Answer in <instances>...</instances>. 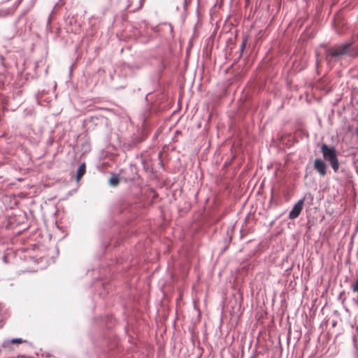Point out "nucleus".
I'll return each mask as SVG.
<instances>
[{
    "label": "nucleus",
    "mask_w": 358,
    "mask_h": 358,
    "mask_svg": "<svg viewBox=\"0 0 358 358\" xmlns=\"http://www.w3.org/2000/svg\"><path fill=\"white\" fill-rule=\"evenodd\" d=\"M303 202H304V199H302L299 200L295 203L293 208L289 212V219L293 220V219H295L299 217V215H300V213L303 209Z\"/></svg>",
    "instance_id": "7ed1b4c3"
},
{
    "label": "nucleus",
    "mask_w": 358,
    "mask_h": 358,
    "mask_svg": "<svg viewBox=\"0 0 358 358\" xmlns=\"http://www.w3.org/2000/svg\"><path fill=\"white\" fill-rule=\"evenodd\" d=\"M356 133L358 134V128L356 130Z\"/></svg>",
    "instance_id": "1a4fd4ad"
},
{
    "label": "nucleus",
    "mask_w": 358,
    "mask_h": 358,
    "mask_svg": "<svg viewBox=\"0 0 358 358\" xmlns=\"http://www.w3.org/2000/svg\"><path fill=\"white\" fill-rule=\"evenodd\" d=\"M314 169L319 173L321 176H324L327 173V164L322 159L320 158L315 159Z\"/></svg>",
    "instance_id": "20e7f679"
},
{
    "label": "nucleus",
    "mask_w": 358,
    "mask_h": 358,
    "mask_svg": "<svg viewBox=\"0 0 358 358\" xmlns=\"http://www.w3.org/2000/svg\"><path fill=\"white\" fill-rule=\"evenodd\" d=\"M321 152L323 158L329 162L331 166L335 172L339 169V162L337 157V152L334 146H329L325 143L321 145Z\"/></svg>",
    "instance_id": "f257e3e1"
},
{
    "label": "nucleus",
    "mask_w": 358,
    "mask_h": 358,
    "mask_svg": "<svg viewBox=\"0 0 358 358\" xmlns=\"http://www.w3.org/2000/svg\"><path fill=\"white\" fill-rule=\"evenodd\" d=\"M350 49V44L345 43L334 45L327 50V56L332 57H338L348 53Z\"/></svg>",
    "instance_id": "f03ea898"
},
{
    "label": "nucleus",
    "mask_w": 358,
    "mask_h": 358,
    "mask_svg": "<svg viewBox=\"0 0 358 358\" xmlns=\"http://www.w3.org/2000/svg\"><path fill=\"white\" fill-rule=\"evenodd\" d=\"M24 342L26 341L22 340V338H13L10 341V343L13 344H21Z\"/></svg>",
    "instance_id": "6e6552de"
},
{
    "label": "nucleus",
    "mask_w": 358,
    "mask_h": 358,
    "mask_svg": "<svg viewBox=\"0 0 358 358\" xmlns=\"http://www.w3.org/2000/svg\"><path fill=\"white\" fill-rule=\"evenodd\" d=\"M352 289L353 292H358V273L357 274V279L354 283L352 284Z\"/></svg>",
    "instance_id": "0eeeda50"
},
{
    "label": "nucleus",
    "mask_w": 358,
    "mask_h": 358,
    "mask_svg": "<svg viewBox=\"0 0 358 358\" xmlns=\"http://www.w3.org/2000/svg\"><path fill=\"white\" fill-rule=\"evenodd\" d=\"M120 179L117 176H113L109 179V183L112 186H117L119 184Z\"/></svg>",
    "instance_id": "423d86ee"
},
{
    "label": "nucleus",
    "mask_w": 358,
    "mask_h": 358,
    "mask_svg": "<svg viewBox=\"0 0 358 358\" xmlns=\"http://www.w3.org/2000/svg\"><path fill=\"white\" fill-rule=\"evenodd\" d=\"M85 173V164H83L78 169L77 175H76L77 180L78 181L84 176Z\"/></svg>",
    "instance_id": "39448f33"
}]
</instances>
